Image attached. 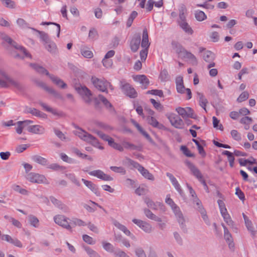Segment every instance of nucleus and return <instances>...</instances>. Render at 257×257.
Instances as JSON below:
<instances>
[{
  "label": "nucleus",
  "instance_id": "nucleus-14",
  "mask_svg": "<svg viewBox=\"0 0 257 257\" xmlns=\"http://www.w3.org/2000/svg\"><path fill=\"white\" fill-rule=\"evenodd\" d=\"M76 90L86 102L88 103L91 101L92 94L86 87L80 86L76 87Z\"/></svg>",
  "mask_w": 257,
  "mask_h": 257
},
{
  "label": "nucleus",
  "instance_id": "nucleus-25",
  "mask_svg": "<svg viewBox=\"0 0 257 257\" xmlns=\"http://www.w3.org/2000/svg\"><path fill=\"white\" fill-rule=\"evenodd\" d=\"M131 122L134 125V126L137 128V130L140 132V133H141L150 142H152V140L151 138L149 135L143 129V128L140 125V124L138 122H137L134 119H132Z\"/></svg>",
  "mask_w": 257,
  "mask_h": 257
},
{
  "label": "nucleus",
  "instance_id": "nucleus-16",
  "mask_svg": "<svg viewBox=\"0 0 257 257\" xmlns=\"http://www.w3.org/2000/svg\"><path fill=\"white\" fill-rule=\"evenodd\" d=\"M88 174L92 176L96 177L98 179L104 181H112L113 178L110 176L105 174L100 170H96L88 172Z\"/></svg>",
  "mask_w": 257,
  "mask_h": 257
},
{
  "label": "nucleus",
  "instance_id": "nucleus-9",
  "mask_svg": "<svg viewBox=\"0 0 257 257\" xmlns=\"http://www.w3.org/2000/svg\"><path fill=\"white\" fill-rule=\"evenodd\" d=\"M186 164L188 167L191 171L192 174L196 177V178H197V179L200 182V183L203 184L205 189L207 191H208V186L200 171L196 167H195L194 165L192 164L191 162H186Z\"/></svg>",
  "mask_w": 257,
  "mask_h": 257
},
{
  "label": "nucleus",
  "instance_id": "nucleus-6",
  "mask_svg": "<svg viewBox=\"0 0 257 257\" xmlns=\"http://www.w3.org/2000/svg\"><path fill=\"white\" fill-rule=\"evenodd\" d=\"M171 125L178 129H183L185 124L182 118L174 113H170L166 115Z\"/></svg>",
  "mask_w": 257,
  "mask_h": 257
},
{
  "label": "nucleus",
  "instance_id": "nucleus-19",
  "mask_svg": "<svg viewBox=\"0 0 257 257\" xmlns=\"http://www.w3.org/2000/svg\"><path fill=\"white\" fill-rule=\"evenodd\" d=\"M33 122L30 120H26L24 121H19L17 122V126L16 127V132L18 134H21L23 132V130L26 127H28V125L31 123H33Z\"/></svg>",
  "mask_w": 257,
  "mask_h": 257
},
{
  "label": "nucleus",
  "instance_id": "nucleus-58",
  "mask_svg": "<svg viewBox=\"0 0 257 257\" xmlns=\"http://www.w3.org/2000/svg\"><path fill=\"white\" fill-rule=\"evenodd\" d=\"M180 149L183 153L187 157H192L194 156V155L191 153L190 150L185 146H181Z\"/></svg>",
  "mask_w": 257,
  "mask_h": 257
},
{
  "label": "nucleus",
  "instance_id": "nucleus-7",
  "mask_svg": "<svg viewBox=\"0 0 257 257\" xmlns=\"http://www.w3.org/2000/svg\"><path fill=\"white\" fill-rule=\"evenodd\" d=\"M165 202L171 207L177 217L179 223L182 225L184 221L182 214L180 211L179 207L176 205L173 200L171 198L170 195H167Z\"/></svg>",
  "mask_w": 257,
  "mask_h": 257
},
{
  "label": "nucleus",
  "instance_id": "nucleus-60",
  "mask_svg": "<svg viewBox=\"0 0 257 257\" xmlns=\"http://www.w3.org/2000/svg\"><path fill=\"white\" fill-rule=\"evenodd\" d=\"M82 238L83 240L88 244H94L95 243V241L93 239V238L88 235H83Z\"/></svg>",
  "mask_w": 257,
  "mask_h": 257
},
{
  "label": "nucleus",
  "instance_id": "nucleus-44",
  "mask_svg": "<svg viewBox=\"0 0 257 257\" xmlns=\"http://www.w3.org/2000/svg\"><path fill=\"white\" fill-rule=\"evenodd\" d=\"M34 160L35 162L40 164L42 165L45 166L48 164V161L46 159L43 158L41 156H37L34 158Z\"/></svg>",
  "mask_w": 257,
  "mask_h": 257
},
{
  "label": "nucleus",
  "instance_id": "nucleus-31",
  "mask_svg": "<svg viewBox=\"0 0 257 257\" xmlns=\"http://www.w3.org/2000/svg\"><path fill=\"white\" fill-rule=\"evenodd\" d=\"M222 155H225L227 157V160L231 168L234 167L235 158L233 154L228 151H223L222 152Z\"/></svg>",
  "mask_w": 257,
  "mask_h": 257
},
{
  "label": "nucleus",
  "instance_id": "nucleus-5",
  "mask_svg": "<svg viewBox=\"0 0 257 257\" xmlns=\"http://www.w3.org/2000/svg\"><path fill=\"white\" fill-rule=\"evenodd\" d=\"M54 221L57 225L72 232L70 220L66 216L61 214L56 215L54 217Z\"/></svg>",
  "mask_w": 257,
  "mask_h": 257
},
{
  "label": "nucleus",
  "instance_id": "nucleus-51",
  "mask_svg": "<svg viewBox=\"0 0 257 257\" xmlns=\"http://www.w3.org/2000/svg\"><path fill=\"white\" fill-rule=\"evenodd\" d=\"M97 99L101 101L106 107L111 108L112 107L111 103L102 95H99Z\"/></svg>",
  "mask_w": 257,
  "mask_h": 257
},
{
  "label": "nucleus",
  "instance_id": "nucleus-2",
  "mask_svg": "<svg viewBox=\"0 0 257 257\" xmlns=\"http://www.w3.org/2000/svg\"><path fill=\"white\" fill-rule=\"evenodd\" d=\"M2 38L5 41L12 45V49L11 53L14 58L22 59L31 58V54L25 48L13 41L8 36L5 34L2 35Z\"/></svg>",
  "mask_w": 257,
  "mask_h": 257
},
{
  "label": "nucleus",
  "instance_id": "nucleus-39",
  "mask_svg": "<svg viewBox=\"0 0 257 257\" xmlns=\"http://www.w3.org/2000/svg\"><path fill=\"white\" fill-rule=\"evenodd\" d=\"M222 216L223 218V219L224 221L229 225L230 226H233V222L232 220L231 217L230 215L228 214L227 211H226V212H223L222 213H221Z\"/></svg>",
  "mask_w": 257,
  "mask_h": 257
},
{
  "label": "nucleus",
  "instance_id": "nucleus-1",
  "mask_svg": "<svg viewBox=\"0 0 257 257\" xmlns=\"http://www.w3.org/2000/svg\"><path fill=\"white\" fill-rule=\"evenodd\" d=\"M89 130H90V129L89 128ZM91 131L96 133L102 140L107 142L109 146L120 152H122L124 149L135 150L137 148L136 146L128 142L123 141L122 145H120L115 143L112 138L100 131L95 130H91Z\"/></svg>",
  "mask_w": 257,
  "mask_h": 257
},
{
  "label": "nucleus",
  "instance_id": "nucleus-40",
  "mask_svg": "<svg viewBox=\"0 0 257 257\" xmlns=\"http://www.w3.org/2000/svg\"><path fill=\"white\" fill-rule=\"evenodd\" d=\"M150 101L157 110L159 111H162L163 110L164 106L159 101H157L153 98H151Z\"/></svg>",
  "mask_w": 257,
  "mask_h": 257
},
{
  "label": "nucleus",
  "instance_id": "nucleus-27",
  "mask_svg": "<svg viewBox=\"0 0 257 257\" xmlns=\"http://www.w3.org/2000/svg\"><path fill=\"white\" fill-rule=\"evenodd\" d=\"M203 58L206 62L210 63V64H214V63H212L214 58V54L212 52L204 51L203 54Z\"/></svg>",
  "mask_w": 257,
  "mask_h": 257
},
{
  "label": "nucleus",
  "instance_id": "nucleus-46",
  "mask_svg": "<svg viewBox=\"0 0 257 257\" xmlns=\"http://www.w3.org/2000/svg\"><path fill=\"white\" fill-rule=\"evenodd\" d=\"M29 222L31 225L35 227L39 226V219L35 216L31 215L29 217Z\"/></svg>",
  "mask_w": 257,
  "mask_h": 257
},
{
  "label": "nucleus",
  "instance_id": "nucleus-32",
  "mask_svg": "<svg viewBox=\"0 0 257 257\" xmlns=\"http://www.w3.org/2000/svg\"><path fill=\"white\" fill-rule=\"evenodd\" d=\"M81 55L85 58H91L93 56V54L90 49L85 46L82 47L80 49Z\"/></svg>",
  "mask_w": 257,
  "mask_h": 257
},
{
  "label": "nucleus",
  "instance_id": "nucleus-24",
  "mask_svg": "<svg viewBox=\"0 0 257 257\" xmlns=\"http://www.w3.org/2000/svg\"><path fill=\"white\" fill-rule=\"evenodd\" d=\"M224 228V236L225 240L228 242L229 247L231 248L233 247L234 245L232 242V238L230 233L229 232L228 230L226 227L223 224H222Z\"/></svg>",
  "mask_w": 257,
  "mask_h": 257
},
{
  "label": "nucleus",
  "instance_id": "nucleus-18",
  "mask_svg": "<svg viewBox=\"0 0 257 257\" xmlns=\"http://www.w3.org/2000/svg\"><path fill=\"white\" fill-rule=\"evenodd\" d=\"M121 88L124 93L130 97L135 98L137 96V93L135 89L129 84L126 83L121 86Z\"/></svg>",
  "mask_w": 257,
  "mask_h": 257
},
{
  "label": "nucleus",
  "instance_id": "nucleus-59",
  "mask_svg": "<svg viewBox=\"0 0 257 257\" xmlns=\"http://www.w3.org/2000/svg\"><path fill=\"white\" fill-rule=\"evenodd\" d=\"M230 134H231V137H232V138L234 140H235L237 141H239L241 140V136L236 130H232L231 131Z\"/></svg>",
  "mask_w": 257,
  "mask_h": 257
},
{
  "label": "nucleus",
  "instance_id": "nucleus-45",
  "mask_svg": "<svg viewBox=\"0 0 257 257\" xmlns=\"http://www.w3.org/2000/svg\"><path fill=\"white\" fill-rule=\"evenodd\" d=\"M209 38L212 42H217L219 40V35L217 32H211L209 33Z\"/></svg>",
  "mask_w": 257,
  "mask_h": 257
},
{
  "label": "nucleus",
  "instance_id": "nucleus-28",
  "mask_svg": "<svg viewBox=\"0 0 257 257\" xmlns=\"http://www.w3.org/2000/svg\"><path fill=\"white\" fill-rule=\"evenodd\" d=\"M70 223L72 228L75 226H84L86 225L85 221L76 217H72Z\"/></svg>",
  "mask_w": 257,
  "mask_h": 257
},
{
  "label": "nucleus",
  "instance_id": "nucleus-10",
  "mask_svg": "<svg viewBox=\"0 0 257 257\" xmlns=\"http://www.w3.org/2000/svg\"><path fill=\"white\" fill-rule=\"evenodd\" d=\"M28 180L32 183L38 184H49V182L46 178L43 175L39 174L31 173H29L27 177Z\"/></svg>",
  "mask_w": 257,
  "mask_h": 257
},
{
  "label": "nucleus",
  "instance_id": "nucleus-33",
  "mask_svg": "<svg viewBox=\"0 0 257 257\" xmlns=\"http://www.w3.org/2000/svg\"><path fill=\"white\" fill-rule=\"evenodd\" d=\"M52 82L55 84L58 87L61 88H65L66 87L67 85L60 78L53 76H50Z\"/></svg>",
  "mask_w": 257,
  "mask_h": 257
},
{
  "label": "nucleus",
  "instance_id": "nucleus-64",
  "mask_svg": "<svg viewBox=\"0 0 257 257\" xmlns=\"http://www.w3.org/2000/svg\"><path fill=\"white\" fill-rule=\"evenodd\" d=\"M28 147L29 146L27 144L20 145L16 147V151L18 153H20L26 150Z\"/></svg>",
  "mask_w": 257,
  "mask_h": 257
},
{
  "label": "nucleus",
  "instance_id": "nucleus-22",
  "mask_svg": "<svg viewBox=\"0 0 257 257\" xmlns=\"http://www.w3.org/2000/svg\"><path fill=\"white\" fill-rule=\"evenodd\" d=\"M172 45L173 50L178 54L179 57L182 58V56H184L187 50L182 45L177 43H173Z\"/></svg>",
  "mask_w": 257,
  "mask_h": 257
},
{
  "label": "nucleus",
  "instance_id": "nucleus-49",
  "mask_svg": "<svg viewBox=\"0 0 257 257\" xmlns=\"http://www.w3.org/2000/svg\"><path fill=\"white\" fill-rule=\"evenodd\" d=\"M66 176L73 183L77 186H80V183L78 180L76 178L75 175L73 173L66 174Z\"/></svg>",
  "mask_w": 257,
  "mask_h": 257
},
{
  "label": "nucleus",
  "instance_id": "nucleus-8",
  "mask_svg": "<svg viewBox=\"0 0 257 257\" xmlns=\"http://www.w3.org/2000/svg\"><path fill=\"white\" fill-rule=\"evenodd\" d=\"M91 80L95 87L101 91L106 92L108 88L111 90L113 89L111 84L106 81L100 80L96 77H92Z\"/></svg>",
  "mask_w": 257,
  "mask_h": 257
},
{
  "label": "nucleus",
  "instance_id": "nucleus-23",
  "mask_svg": "<svg viewBox=\"0 0 257 257\" xmlns=\"http://www.w3.org/2000/svg\"><path fill=\"white\" fill-rule=\"evenodd\" d=\"M28 130L29 132L36 134H42L45 132L44 127L40 125H28Z\"/></svg>",
  "mask_w": 257,
  "mask_h": 257
},
{
  "label": "nucleus",
  "instance_id": "nucleus-30",
  "mask_svg": "<svg viewBox=\"0 0 257 257\" xmlns=\"http://www.w3.org/2000/svg\"><path fill=\"white\" fill-rule=\"evenodd\" d=\"M113 224L117 228L123 231L124 233H125L126 235L131 236L132 238H135V236L131 233L130 231L128 230L125 226L121 224L120 223L116 221H114Z\"/></svg>",
  "mask_w": 257,
  "mask_h": 257
},
{
  "label": "nucleus",
  "instance_id": "nucleus-43",
  "mask_svg": "<svg viewBox=\"0 0 257 257\" xmlns=\"http://www.w3.org/2000/svg\"><path fill=\"white\" fill-rule=\"evenodd\" d=\"M41 105L43 107V108L47 111L50 112L55 115H59L60 114L56 109H54L50 106H48L46 104L44 103H41Z\"/></svg>",
  "mask_w": 257,
  "mask_h": 257
},
{
  "label": "nucleus",
  "instance_id": "nucleus-11",
  "mask_svg": "<svg viewBox=\"0 0 257 257\" xmlns=\"http://www.w3.org/2000/svg\"><path fill=\"white\" fill-rule=\"evenodd\" d=\"M176 89L178 93H184L185 92L187 95V99H190L192 97L191 90L189 88H185L183 84V77L178 76L176 79Z\"/></svg>",
  "mask_w": 257,
  "mask_h": 257
},
{
  "label": "nucleus",
  "instance_id": "nucleus-56",
  "mask_svg": "<svg viewBox=\"0 0 257 257\" xmlns=\"http://www.w3.org/2000/svg\"><path fill=\"white\" fill-rule=\"evenodd\" d=\"M137 15H138V13L136 11H133L131 13V16L129 17V18L127 21V23H126V25L128 27H131V26L132 25V24L133 23L134 20L135 19V18H136Z\"/></svg>",
  "mask_w": 257,
  "mask_h": 257
},
{
  "label": "nucleus",
  "instance_id": "nucleus-12",
  "mask_svg": "<svg viewBox=\"0 0 257 257\" xmlns=\"http://www.w3.org/2000/svg\"><path fill=\"white\" fill-rule=\"evenodd\" d=\"M176 112L183 118H196V115L195 114L193 110L190 107H178L175 109Z\"/></svg>",
  "mask_w": 257,
  "mask_h": 257
},
{
  "label": "nucleus",
  "instance_id": "nucleus-48",
  "mask_svg": "<svg viewBox=\"0 0 257 257\" xmlns=\"http://www.w3.org/2000/svg\"><path fill=\"white\" fill-rule=\"evenodd\" d=\"M73 152L75 153L76 155H77L79 157L81 158L82 159H87L90 161L92 160V158L90 157H88L87 155L81 153L80 151L74 148L73 149Z\"/></svg>",
  "mask_w": 257,
  "mask_h": 257
},
{
  "label": "nucleus",
  "instance_id": "nucleus-62",
  "mask_svg": "<svg viewBox=\"0 0 257 257\" xmlns=\"http://www.w3.org/2000/svg\"><path fill=\"white\" fill-rule=\"evenodd\" d=\"M140 228H141L146 232H150L152 230V227L151 225L145 222H143V224H142V226L140 227Z\"/></svg>",
  "mask_w": 257,
  "mask_h": 257
},
{
  "label": "nucleus",
  "instance_id": "nucleus-57",
  "mask_svg": "<svg viewBox=\"0 0 257 257\" xmlns=\"http://www.w3.org/2000/svg\"><path fill=\"white\" fill-rule=\"evenodd\" d=\"M30 112L32 114H33L36 116H39V117H43V118L46 117V114L40 111L39 110H38L35 108H33L31 110V111Z\"/></svg>",
  "mask_w": 257,
  "mask_h": 257
},
{
  "label": "nucleus",
  "instance_id": "nucleus-13",
  "mask_svg": "<svg viewBox=\"0 0 257 257\" xmlns=\"http://www.w3.org/2000/svg\"><path fill=\"white\" fill-rule=\"evenodd\" d=\"M18 84V83L16 81L9 77L6 74H3L0 77V86L1 87H17Z\"/></svg>",
  "mask_w": 257,
  "mask_h": 257
},
{
  "label": "nucleus",
  "instance_id": "nucleus-36",
  "mask_svg": "<svg viewBox=\"0 0 257 257\" xmlns=\"http://www.w3.org/2000/svg\"><path fill=\"white\" fill-rule=\"evenodd\" d=\"M194 15L196 19L199 22H202L207 19V16L202 11H196Z\"/></svg>",
  "mask_w": 257,
  "mask_h": 257
},
{
  "label": "nucleus",
  "instance_id": "nucleus-17",
  "mask_svg": "<svg viewBox=\"0 0 257 257\" xmlns=\"http://www.w3.org/2000/svg\"><path fill=\"white\" fill-rule=\"evenodd\" d=\"M134 81L139 82L144 89H146L149 84V80L145 75H133Z\"/></svg>",
  "mask_w": 257,
  "mask_h": 257
},
{
  "label": "nucleus",
  "instance_id": "nucleus-42",
  "mask_svg": "<svg viewBox=\"0 0 257 257\" xmlns=\"http://www.w3.org/2000/svg\"><path fill=\"white\" fill-rule=\"evenodd\" d=\"M182 58L186 59L190 61L191 63H196V58L195 56L191 53L190 52L186 51L184 56H182Z\"/></svg>",
  "mask_w": 257,
  "mask_h": 257
},
{
  "label": "nucleus",
  "instance_id": "nucleus-34",
  "mask_svg": "<svg viewBox=\"0 0 257 257\" xmlns=\"http://www.w3.org/2000/svg\"><path fill=\"white\" fill-rule=\"evenodd\" d=\"M145 202L147 203L148 206L154 209H158L159 208H162L164 207L163 204L161 203L155 204L149 198H146Z\"/></svg>",
  "mask_w": 257,
  "mask_h": 257
},
{
  "label": "nucleus",
  "instance_id": "nucleus-47",
  "mask_svg": "<svg viewBox=\"0 0 257 257\" xmlns=\"http://www.w3.org/2000/svg\"><path fill=\"white\" fill-rule=\"evenodd\" d=\"M146 93L148 94L157 95L160 97H162L164 96L163 91L161 90H159V89H153V90H149Z\"/></svg>",
  "mask_w": 257,
  "mask_h": 257
},
{
  "label": "nucleus",
  "instance_id": "nucleus-37",
  "mask_svg": "<svg viewBox=\"0 0 257 257\" xmlns=\"http://www.w3.org/2000/svg\"><path fill=\"white\" fill-rule=\"evenodd\" d=\"M2 4L9 9H15L16 7V3L12 0H0Z\"/></svg>",
  "mask_w": 257,
  "mask_h": 257
},
{
  "label": "nucleus",
  "instance_id": "nucleus-52",
  "mask_svg": "<svg viewBox=\"0 0 257 257\" xmlns=\"http://www.w3.org/2000/svg\"><path fill=\"white\" fill-rule=\"evenodd\" d=\"M97 99L101 101L106 107L111 108L112 107L111 103L102 95H99Z\"/></svg>",
  "mask_w": 257,
  "mask_h": 257
},
{
  "label": "nucleus",
  "instance_id": "nucleus-63",
  "mask_svg": "<svg viewBox=\"0 0 257 257\" xmlns=\"http://www.w3.org/2000/svg\"><path fill=\"white\" fill-rule=\"evenodd\" d=\"M17 24L20 27L22 28H26L28 26L26 21L22 18L18 19L17 20Z\"/></svg>",
  "mask_w": 257,
  "mask_h": 257
},
{
  "label": "nucleus",
  "instance_id": "nucleus-35",
  "mask_svg": "<svg viewBox=\"0 0 257 257\" xmlns=\"http://www.w3.org/2000/svg\"><path fill=\"white\" fill-rule=\"evenodd\" d=\"M252 122V118L248 116H244L240 120V122L244 125V129L247 130L249 128V125Z\"/></svg>",
  "mask_w": 257,
  "mask_h": 257
},
{
  "label": "nucleus",
  "instance_id": "nucleus-55",
  "mask_svg": "<svg viewBox=\"0 0 257 257\" xmlns=\"http://www.w3.org/2000/svg\"><path fill=\"white\" fill-rule=\"evenodd\" d=\"M33 69L37 71L38 72L42 74H46L48 75L49 73L41 65H33Z\"/></svg>",
  "mask_w": 257,
  "mask_h": 257
},
{
  "label": "nucleus",
  "instance_id": "nucleus-50",
  "mask_svg": "<svg viewBox=\"0 0 257 257\" xmlns=\"http://www.w3.org/2000/svg\"><path fill=\"white\" fill-rule=\"evenodd\" d=\"M249 97V93L247 91L242 92L237 99L238 102H241L247 99Z\"/></svg>",
  "mask_w": 257,
  "mask_h": 257
},
{
  "label": "nucleus",
  "instance_id": "nucleus-41",
  "mask_svg": "<svg viewBox=\"0 0 257 257\" xmlns=\"http://www.w3.org/2000/svg\"><path fill=\"white\" fill-rule=\"evenodd\" d=\"M45 48L50 52H54L56 49V45L55 43L50 41L47 43L44 44Z\"/></svg>",
  "mask_w": 257,
  "mask_h": 257
},
{
  "label": "nucleus",
  "instance_id": "nucleus-61",
  "mask_svg": "<svg viewBox=\"0 0 257 257\" xmlns=\"http://www.w3.org/2000/svg\"><path fill=\"white\" fill-rule=\"evenodd\" d=\"M97 31L94 28L91 29L89 32L88 38L91 40H94L97 38Z\"/></svg>",
  "mask_w": 257,
  "mask_h": 257
},
{
  "label": "nucleus",
  "instance_id": "nucleus-38",
  "mask_svg": "<svg viewBox=\"0 0 257 257\" xmlns=\"http://www.w3.org/2000/svg\"><path fill=\"white\" fill-rule=\"evenodd\" d=\"M197 94L199 98V101L200 105L206 111V106L207 103H208L207 99L201 93H198Z\"/></svg>",
  "mask_w": 257,
  "mask_h": 257
},
{
  "label": "nucleus",
  "instance_id": "nucleus-4",
  "mask_svg": "<svg viewBox=\"0 0 257 257\" xmlns=\"http://www.w3.org/2000/svg\"><path fill=\"white\" fill-rule=\"evenodd\" d=\"M150 43L149 41L148 31L146 29L143 30L142 35V41L141 43V46L142 50L140 53L141 60L138 62L141 64L145 62L146 60L148 52V48L149 47Z\"/></svg>",
  "mask_w": 257,
  "mask_h": 257
},
{
  "label": "nucleus",
  "instance_id": "nucleus-21",
  "mask_svg": "<svg viewBox=\"0 0 257 257\" xmlns=\"http://www.w3.org/2000/svg\"><path fill=\"white\" fill-rule=\"evenodd\" d=\"M141 43V37L140 35L135 36L130 43V47L132 51L136 52L138 51L140 47Z\"/></svg>",
  "mask_w": 257,
  "mask_h": 257
},
{
  "label": "nucleus",
  "instance_id": "nucleus-54",
  "mask_svg": "<svg viewBox=\"0 0 257 257\" xmlns=\"http://www.w3.org/2000/svg\"><path fill=\"white\" fill-rule=\"evenodd\" d=\"M85 250L90 257H100L95 251L89 247H85Z\"/></svg>",
  "mask_w": 257,
  "mask_h": 257
},
{
  "label": "nucleus",
  "instance_id": "nucleus-53",
  "mask_svg": "<svg viewBox=\"0 0 257 257\" xmlns=\"http://www.w3.org/2000/svg\"><path fill=\"white\" fill-rule=\"evenodd\" d=\"M38 32L40 34V39L44 42V44L47 43L50 41L47 34L43 32L39 31Z\"/></svg>",
  "mask_w": 257,
  "mask_h": 257
},
{
  "label": "nucleus",
  "instance_id": "nucleus-29",
  "mask_svg": "<svg viewBox=\"0 0 257 257\" xmlns=\"http://www.w3.org/2000/svg\"><path fill=\"white\" fill-rule=\"evenodd\" d=\"M187 10L185 5H182L179 9V20L178 21H183L186 20Z\"/></svg>",
  "mask_w": 257,
  "mask_h": 257
},
{
  "label": "nucleus",
  "instance_id": "nucleus-26",
  "mask_svg": "<svg viewBox=\"0 0 257 257\" xmlns=\"http://www.w3.org/2000/svg\"><path fill=\"white\" fill-rule=\"evenodd\" d=\"M180 27L187 33L191 35L193 34V30L190 27L189 24L186 22V20L183 21H178Z\"/></svg>",
  "mask_w": 257,
  "mask_h": 257
},
{
  "label": "nucleus",
  "instance_id": "nucleus-3",
  "mask_svg": "<svg viewBox=\"0 0 257 257\" xmlns=\"http://www.w3.org/2000/svg\"><path fill=\"white\" fill-rule=\"evenodd\" d=\"M74 133L80 139L84 141L91 144L92 145L99 149H103V147L100 144L98 140L95 137L81 128H78L75 131Z\"/></svg>",
  "mask_w": 257,
  "mask_h": 257
},
{
  "label": "nucleus",
  "instance_id": "nucleus-15",
  "mask_svg": "<svg viewBox=\"0 0 257 257\" xmlns=\"http://www.w3.org/2000/svg\"><path fill=\"white\" fill-rule=\"evenodd\" d=\"M131 164L134 166V167L138 169V170L145 178L151 180H153L154 179L153 175L150 173L148 170L140 165L139 163L132 161Z\"/></svg>",
  "mask_w": 257,
  "mask_h": 257
},
{
  "label": "nucleus",
  "instance_id": "nucleus-20",
  "mask_svg": "<svg viewBox=\"0 0 257 257\" xmlns=\"http://www.w3.org/2000/svg\"><path fill=\"white\" fill-rule=\"evenodd\" d=\"M145 118L148 123L154 127L160 129H163L165 127L163 124L159 122L156 118L154 117V116H147Z\"/></svg>",
  "mask_w": 257,
  "mask_h": 257
}]
</instances>
